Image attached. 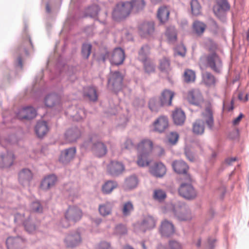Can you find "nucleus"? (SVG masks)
I'll use <instances>...</instances> for the list:
<instances>
[{"label":"nucleus","instance_id":"obj_1","mask_svg":"<svg viewBox=\"0 0 249 249\" xmlns=\"http://www.w3.org/2000/svg\"><path fill=\"white\" fill-rule=\"evenodd\" d=\"M204 120L198 119L194 123L193 132L196 135H202L204 132V122L206 123L208 128L212 130L214 124V120L212 110L210 107H207L202 113Z\"/></svg>","mask_w":249,"mask_h":249},{"label":"nucleus","instance_id":"obj_2","mask_svg":"<svg viewBox=\"0 0 249 249\" xmlns=\"http://www.w3.org/2000/svg\"><path fill=\"white\" fill-rule=\"evenodd\" d=\"M137 148L138 151V165L141 167L148 166L150 163L148 156L153 148L152 142L148 139L143 140L138 144Z\"/></svg>","mask_w":249,"mask_h":249},{"label":"nucleus","instance_id":"obj_3","mask_svg":"<svg viewBox=\"0 0 249 249\" xmlns=\"http://www.w3.org/2000/svg\"><path fill=\"white\" fill-rule=\"evenodd\" d=\"M26 26L25 25L24 32L25 37L23 39L22 43L17 50L18 58L15 62V67L17 70H21L23 67L22 55L24 53L26 55H29L28 50L30 48H33V43L30 36L26 33Z\"/></svg>","mask_w":249,"mask_h":249},{"label":"nucleus","instance_id":"obj_4","mask_svg":"<svg viewBox=\"0 0 249 249\" xmlns=\"http://www.w3.org/2000/svg\"><path fill=\"white\" fill-rule=\"evenodd\" d=\"M81 210L75 206H70L65 213V218L60 221V225L65 228L70 226V223H75L79 221L82 216Z\"/></svg>","mask_w":249,"mask_h":249},{"label":"nucleus","instance_id":"obj_5","mask_svg":"<svg viewBox=\"0 0 249 249\" xmlns=\"http://www.w3.org/2000/svg\"><path fill=\"white\" fill-rule=\"evenodd\" d=\"M172 211L175 217L179 221H188L192 218L191 211L184 202L177 201L173 204Z\"/></svg>","mask_w":249,"mask_h":249},{"label":"nucleus","instance_id":"obj_6","mask_svg":"<svg viewBox=\"0 0 249 249\" xmlns=\"http://www.w3.org/2000/svg\"><path fill=\"white\" fill-rule=\"evenodd\" d=\"M185 179L186 182H182L178 188V193L180 196L187 200H193L197 196V192L191 184L190 176L187 175V178Z\"/></svg>","mask_w":249,"mask_h":249},{"label":"nucleus","instance_id":"obj_7","mask_svg":"<svg viewBox=\"0 0 249 249\" xmlns=\"http://www.w3.org/2000/svg\"><path fill=\"white\" fill-rule=\"evenodd\" d=\"M230 8L231 5L228 0H215L213 12L220 21L225 22L226 21L227 14Z\"/></svg>","mask_w":249,"mask_h":249},{"label":"nucleus","instance_id":"obj_8","mask_svg":"<svg viewBox=\"0 0 249 249\" xmlns=\"http://www.w3.org/2000/svg\"><path fill=\"white\" fill-rule=\"evenodd\" d=\"M206 66L214 72L220 74L223 70V62L221 58L216 53L208 54L206 56Z\"/></svg>","mask_w":249,"mask_h":249},{"label":"nucleus","instance_id":"obj_9","mask_svg":"<svg viewBox=\"0 0 249 249\" xmlns=\"http://www.w3.org/2000/svg\"><path fill=\"white\" fill-rule=\"evenodd\" d=\"M123 76L118 71H111L107 79V88L109 90L117 92L123 88Z\"/></svg>","mask_w":249,"mask_h":249},{"label":"nucleus","instance_id":"obj_10","mask_svg":"<svg viewBox=\"0 0 249 249\" xmlns=\"http://www.w3.org/2000/svg\"><path fill=\"white\" fill-rule=\"evenodd\" d=\"M130 5L128 1L118 3L112 12V18L117 21L125 19L131 12Z\"/></svg>","mask_w":249,"mask_h":249},{"label":"nucleus","instance_id":"obj_11","mask_svg":"<svg viewBox=\"0 0 249 249\" xmlns=\"http://www.w3.org/2000/svg\"><path fill=\"white\" fill-rule=\"evenodd\" d=\"M82 242L80 232L77 231L70 232L64 239V243L68 248H74L79 246Z\"/></svg>","mask_w":249,"mask_h":249},{"label":"nucleus","instance_id":"obj_12","mask_svg":"<svg viewBox=\"0 0 249 249\" xmlns=\"http://www.w3.org/2000/svg\"><path fill=\"white\" fill-rule=\"evenodd\" d=\"M107 172L112 177H118L125 169L124 164L120 161L112 160L107 165Z\"/></svg>","mask_w":249,"mask_h":249},{"label":"nucleus","instance_id":"obj_13","mask_svg":"<svg viewBox=\"0 0 249 249\" xmlns=\"http://www.w3.org/2000/svg\"><path fill=\"white\" fill-rule=\"evenodd\" d=\"M124 59V51L120 47L115 48L111 53L110 62L112 65L119 66L122 64Z\"/></svg>","mask_w":249,"mask_h":249},{"label":"nucleus","instance_id":"obj_14","mask_svg":"<svg viewBox=\"0 0 249 249\" xmlns=\"http://www.w3.org/2000/svg\"><path fill=\"white\" fill-rule=\"evenodd\" d=\"M76 149L75 147H71L64 149L61 152L59 157V161L63 164H68L75 157Z\"/></svg>","mask_w":249,"mask_h":249},{"label":"nucleus","instance_id":"obj_15","mask_svg":"<svg viewBox=\"0 0 249 249\" xmlns=\"http://www.w3.org/2000/svg\"><path fill=\"white\" fill-rule=\"evenodd\" d=\"M44 102L47 107H55L59 111L62 108L60 98L57 94L52 93L47 95L45 98Z\"/></svg>","mask_w":249,"mask_h":249},{"label":"nucleus","instance_id":"obj_16","mask_svg":"<svg viewBox=\"0 0 249 249\" xmlns=\"http://www.w3.org/2000/svg\"><path fill=\"white\" fill-rule=\"evenodd\" d=\"M32 178L33 174L29 169L24 168L18 173L19 182L24 187L29 186Z\"/></svg>","mask_w":249,"mask_h":249},{"label":"nucleus","instance_id":"obj_17","mask_svg":"<svg viewBox=\"0 0 249 249\" xmlns=\"http://www.w3.org/2000/svg\"><path fill=\"white\" fill-rule=\"evenodd\" d=\"M66 114L73 120L79 121L85 117V111L83 108L78 109L75 106H71L67 110Z\"/></svg>","mask_w":249,"mask_h":249},{"label":"nucleus","instance_id":"obj_18","mask_svg":"<svg viewBox=\"0 0 249 249\" xmlns=\"http://www.w3.org/2000/svg\"><path fill=\"white\" fill-rule=\"evenodd\" d=\"M172 167L174 170L178 174H182L185 176V179L187 178V176L189 166L183 160H175L172 162Z\"/></svg>","mask_w":249,"mask_h":249},{"label":"nucleus","instance_id":"obj_19","mask_svg":"<svg viewBox=\"0 0 249 249\" xmlns=\"http://www.w3.org/2000/svg\"><path fill=\"white\" fill-rule=\"evenodd\" d=\"M36 110L32 107H27L22 108L17 115L20 120H32L36 116Z\"/></svg>","mask_w":249,"mask_h":249},{"label":"nucleus","instance_id":"obj_20","mask_svg":"<svg viewBox=\"0 0 249 249\" xmlns=\"http://www.w3.org/2000/svg\"><path fill=\"white\" fill-rule=\"evenodd\" d=\"M160 231L162 236L170 237L175 232L174 226L172 222L164 220L161 223Z\"/></svg>","mask_w":249,"mask_h":249},{"label":"nucleus","instance_id":"obj_21","mask_svg":"<svg viewBox=\"0 0 249 249\" xmlns=\"http://www.w3.org/2000/svg\"><path fill=\"white\" fill-rule=\"evenodd\" d=\"M154 130L159 133L163 132L168 126V120L165 116L159 117L153 123Z\"/></svg>","mask_w":249,"mask_h":249},{"label":"nucleus","instance_id":"obj_22","mask_svg":"<svg viewBox=\"0 0 249 249\" xmlns=\"http://www.w3.org/2000/svg\"><path fill=\"white\" fill-rule=\"evenodd\" d=\"M15 156L11 151H7L6 154L0 156V167L9 168L13 163Z\"/></svg>","mask_w":249,"mask_h":249},{"label":"nucleus","instance_id":"obj_23","mask_svg":"<svg viewBox=\"0 0 249 249\" xmlns=\"http://www.w3.org/2000/svg\"><path fill=\"white\" fill-rule=\"evenodd\" d=\"M166 171L165 165L161 162H156L150 168L151 174L157 178L162 177L165 174Z\"/></svg>","mask_w":249,"mask_h":249},{"label":"nucleus","instance_id":"obj_24","mask_svg":"<svg viewBox=\"0 0 249 249\" xmlns=\"http://www.w3.org/2000/svg\"><path fill=\"white\" fill-rule=\"evenodd\" d=\"M187 99L190 104L199 106L203 101V97L198 90H192L188 92Z\"/></svg>","mask_w":249,"mask_h":249},{"label":"nucleus","instance_id":"obj_25","mask_svg":"<svg viewBox=\"0 0 249 249\" xmlns=\"http://www.w3.org/2000/svg\"><path fill=\"white\" fill-rule=\"evenodd\" d=\"M93 153L98 157H102L107 153V148L105 144L100 141L92 143L91 148Z\"/></svg>","mask_w":249,"mask_h":249},{"label":"nucleus","instance_id":"obj_26","mask_svg":"<svg viewBox=\"0 0 249 249\" xmlns=\"http://www.w3.org/2000/svg\"><path fill=\"white\" fill-rule=\"evenodd\" d=\"M81 136V132L76 127H72L67 130L65 133V138L69 142H75Z\"/></svg>","mask_w":249,"mask_h":249},{"label":"nucleus","instance_id":"obj_27","mask_svg":"<svg viewBox=\"0 0 249 249\" xmlns=\"http://www.w3.org/2000/svg\"><path fill=\"white\" fill-rule=\"evenodd\" d=\"M156 221L154 218L151 215L145 216L141 225V230L145 232L147 230L153 228L155 226Z\"/></svg>","mask_w":249,"mask_h":249},{"label":"nucleus","instance_id":"obj_28","mask_svg":"<svg viewBox=\"0 0 249 249\" xmlns=\"http://www.w3.org/2000/svg\"><path fill=\"white\" fill-rule=\"evenodd\" d=\"M57 180L56 177L53 175H50L45 177L41 181L40 188L44 190L49 189L54 185Z\"/></svg>","mask_w":249,"mask_h":249},{"label":"nucleus","instance_id":"obj_29","mask_svg":"<svg viewBox=\"0 0 249 249\" xmlns=\"http://www.w3.org/2000/svg\"><path fill=\"white\" fill-rule=\"evenodd\" d=\"M174 96V93L173 91L168 89H165L162 92L159 98L162 105L168 106L171 105L172 100Z\"/></svg>","mask_w":249,"mask_h":249},{"label":"nucleus","instance_id":"obj_30","mask_svg":"<svg viewBox=\"0 0 249 249\" xmlns=\"http://www.w3.org/2000/svg\"><path fill=\"white\" fill-rule=\"evenodd\" d=\"M49 128L46 122L39 121L35 127V132L39 138H42L48 131Z\"/></svg>","mask_w":249,"mask_h":249},{"label":"nucleus","instance_id":"obj_31","mask_svg":"<svg viewBox=\"0 0 249 249\" xmlns=\"http://www.w3.org/2000/svg\"><path fill=\"white\" fill-rule=\"evenodd\" d=\"M114 204L112 202L107 201L99 206V212L103 216L110 215L111 213Z\"/></svg>","mask_w":249,"mask_h":249},{"label":"nucleus","instance_id":"obj_32","mask_svg":"<svg viewBox=\"0 0 249 249\" xmlns=\"http://www.w3.org/2000/svg\"><path fill=\"white\" fill-rule=\"evenodd\" d=\"M139 30L142 36H145L146 35H151L154 31V24L152 22H144L140 26Z\"/></svg>","mask_w":249,"mask_h":249},{"label":"nucleus","instance_id":"obj_33","mask_svg":"<svg viewBox=\"0 0 249 249\" xmlns=\"http://www.w3.org/2000/svg\"><path fill=\"white\" fill-rule=\"evenodd\" d=\"M174 122L177 125H182L184 123L186 116L181 109H176L172 114Z\"/></svg>","mask_w":249,"mask_h":249},{"label":"nucleus","instance_id":"obj_34","mask_svg":"<svg viewBox=\"0 0 249 249\" xmlns=\"http://www.w3.org/2000/svg\"><path fill=\"white\" fill-rule=\"evenodd\" d=\"M100 9L97 5H92L86 9L85 14L86 17H89L92 18H95V20H98L101 23H105V21H100L97 16Z\"/></svg>","mask_w":249,"mask_h":249},{"label":"nucleus","instance_id":"obj_35","mask_svg":"<svg viewBox=\"0 0 249 249\" xmlns=\"http://www.w3.org/2000/svg\"><path fill=\"white\" fill-rule=\"evenodd\" d=\"M84 96L91 101H96L98 99L96 89L93 87H87L84 89Z\"/></svg>","mask_w":249,"mask_h":249},{"label":"nucleus","instance_id":"obj_36","mask_svg":"<svg viewBox=\"0 0 249 249\" xmlns=\"http://www.w3.org/2000/svg\"><path fill=\"white\" fill-rule=\"evenodd\" d=\"M162 106H164V105L161 104L160 98L158 97L151 98L149 101L148 107L153 112H158L160 108Z\"/></svg>","mask_w":249,"mask_h":249},{"label":"nucleus","instance_id":"obj_37","mask_svg":"<svg viewBox=\"0 0 249 249\" xmlns=\"http://www.w3.org/2000/svg\"><path fill=\"white\" fill-rule=\"evenodd\" d=\"M118 186L117 181L109 180L107 181L102 186V191L104 194H109Z\"/></svg>","mask_w":249,"mask_h":249},{"label":"nucleus","instance_id":"obj_38","mask_svg":"<svg viewBox=\"0 0 249 249\" xmlns=\"http://www.w3.org/2000/svg\"><path fill=\"white\" fill-rule=\"evenodd\" d=\"M25 230L29 233H33L36 228V224L33 219L32 215H28L27 219L24 222Z\"/></svg>","mask_w":249,"mask_h":249},{"label":"nucleus","instance_id":"obj_39","mask_svg":"<svg viewBox=\"0 0 249 249\" xmlns=\"http://www.w3.org/2000/svg\"><path fill=\"white\" fill-rule=\"evenodd\" d=\"M128 2L130 5L131 11L133 10L136 12L142 10L145 5L144 0H131Z\"/></svg>","mask_w":249,"mask_h":249},{"label":"nucleus","instance_id":"obj_40","mask_svg":"<svg viewBox=\"0 0 249 249\" xmlns=\"http://www.w3.org/2000/svg\"><path fill=\"white\" fill-rule=\"evenodd\" d=\"M206 25L203 22L196 20L193 24V31L198 36L201 35L205 30Z\"/></svg>","mask_w":249,"mask_h":249},{"label":"nucleus","instance_id":"obj_41","mask_svg":"<svg viewBox=\"0 0 249 249\" xmlns=\"http://www.w3.org/2000/svg\"><path fill=\"white\" fill-rule=\"evenodd\" d=\"M170 12L166 7H160L158 11L157 17L161 23H164L169 18Z\"/></svg>","mask_w":249,"mask_h":249},{"label":"nucleus","instance_id":"obj_42","mask_svg":"<svg viewBox=\"0 0 249 249\" xmlns=\"http://www.w3.org/2000/svg\"><path fill=\"white\" fill-rule=\"evenodd\" d=\"M22 239L18 237H9L7 238L6 244L8 249H15L18 246V243Z\"/></svg>","mask_w":249,"mask_h":249},{"label":"nucleus","instance_id":"obj_43","mask_svg":"<svg viewBox=\"0 0 249 249\" xmlns=\"http://www.w3.org/2000/svg\"><path fill=\"white\" fill-rule=\"evenodd\" d=\"M150 53V47L148 45L142 46L139 51L138 59L141 61H145Z\"/></svg>","mask_w":249,"mask_h":249},{"label":"nucleus","instance_id":"obj_44","mask_svg":"<svg viewBox=\"0 0 249 249\" xmlns=\"http://www.w3.org/2000/svg\"><path fill=\"white\" fill-rule=\"evenodd\" d=\"M138 179L136 176L133 175L126 178L125 180L124 185L126 189L131 190L137 186Z\"/></svg>","mask_w":249,"mask_h":249},{"label":"nucleus","instance_id":"obj_45","mask_svg":"<svg viewBox=\"0 0 249 249\" xmlns=\"http://www.w3.org/2000/svg\"><path fill=\"white\" fill-rule=\"evenodd\" d=\"M92 45L89 43H83L81 48V54L85 59H88L90 53Z\"/></svg>","mask_w":249,"mask_h":249},{"label":"nucleus","instance_id":"obj_46","mask_svg":"<svg viewBox=\"0 0 249 249\" xmlns=\"http://www.w3.org/2000/svg\"><path fill=\"white\" fill-rule=\"evenodd\" d=\"M30 208L34 212L42 213L43 211V202L39 200L35 201L31 203Z\"/></svg>","mask_w":249,"mask_h":249},{"label":"nucleus","instance_id":"obj_47","mask_svg":"<svg viewBox=\"0 0 249 249\" xmlns=\"http://www.w3.org/2000/svg\"><path fill=\"white\" fill-rule=\"evenodd\" d=\"M203 80L205 84L209 86L214 85L216 82L214 76L210 72H206L203 75Z\"/></svg>","mask_w":249,"mask_h":249},{"label":"nucleus","instance_id":"obj_48","mask_svg":"<svg viewBox=\"0 0 249 249\" xmlns=\"http://www.w3.org/2000/svg\"><path fill=\"white\" fill-rule=\"evenodd\" d=\"M28 215H30L28 212L23 213H18L14 216V221L18 224H24V222L27 219Z\"/></svg>","mask_w":249,"mask_h":249},{"label":"nucleus","instance_id":"obj_49","mask_svg":"<svg viewBox=\"0 0 249 249\" xmlns=\"http://www.w3.org/2000/svg\"><path fill=\"white\" fill-rule=\"evenodd\" d=\"M133 210L134 207L132 203L130 201H128L124 204L122 213L124 216H127L130 214Z\"/></svg>","mask_w":249,"mask_h":249},{"label":"nucleus","instance_id":"obj_50","mask_svg":"<svg viewBox=\"0 0 249 249\" xmlns=\"http://www.w3.org/2000/svg\"><path fill=\"white\" fill-rule=\"evenodd\" d=\"M166 197L165 192L161 189L155 190L153 193V198L155 200L162 202Z\"/></svg>","mask_w":249,"mask_h":249},{"label":"nucleus","instance_id":"obj_51","mask_svg":"<svg viewBox=\"0 0 249 249\" xmlns=\"http://www.w3.org/2000/svg\"><path fill=\"white\" fill-rule=\"evenodd\" d=\"M159 68L162 71L167 72L169 71L170 70L169 60L166 57L160 59Z\"/></svg>","mask_w":249,"mask_h":249},{"label":"nucleus","instance_id":"obj_52","mask_svg":"<svg viewBox=\"0 0 249 249\" xmlns=\"http://www.w3.org/2000/svg\"><path fill=\"white\" fill-rule=\"evenodd\" d=\"M191 7L192 14L197 16L200 13L201 7L197 0H192L191 2Z\"/></svg>","mask_w":249,"mask_h":249},{"label":"nucleus","instance_id":"obj_53","mask_svg":"<svg viewBox=\"0 0 249 249\" xmlns=\"http://www.w3.org/2000/svg\"><path fill=\"white\" fill-rule=\"evenodd\" d=\"M143 64L144 70L145 72L147 73L154 72L155 70L154 64L148 60L145 61H142Z\"/></svg>","mask_w":249,"mask_h":249},{"label":"nucleus","instance_id":"obj_54","mask_svg":"<svg viewBox=\"0 0 249 249\" xmlns=\"http://www.w3.org/2000/svg\"><path fill=\"white\" fill-rule=\"evenodd\" d=\"M184 79L186 82L194 81L195 79V73L191 70H186L184 73Z\"/></svg>","mask_w":249,"mask_h":249},{"label":"nucleus","instance_id":"obj_55","mask_svg":"<svg viewBox=\"0 0 249 249\" xmlns=\"http://www.w3.org/2000/svg\"><path fill=\"white\" fill-rule=\"evenodd\" d=\"M110 58H111V52L105 50L100 53L98 59L99 61L105 62L107 60L110 61Z\"/></svg>","mask_w":249,"mask_h":249},{"label":"nucleus","instance_id":"obj_56","mask_svg":"<svg viewBox=\"0 0 249 249\" xmlns=\"http://www.w3.org/2000/svg\"><path fill=\"white\" fill-rule=\"evenodd\" d=\"M127 232V229L125 225L122 224L117 225L114 230V233L118 235H122L126 234Z\"/></svg>","mask_w":249,"mask_h":249},{"label":"nucleus","instance_id":"obj_57","mask_svg":"<svg viewBox=\"0 0 249 249\" xmlns=\"http://www.w3.org/2000/svg\"><path fill=\"white\" fill-rule=\"evenodd\" d=\"M186 54V48L183 44L178 45L175 50L174 54L183 57Z\"/></svg>","mask_w":249,"mask_h":249},{"label":"nucleus","instance_id":"obj_58","mask_svg":"<svg viewBox=\"0 0 249 249\" xmlns=\"http://www.w3.org/2000/svg\"><path fill=\"white\" fill-rule=\"evenodd\" d=\"M166 35L170 41L174 42L177 39V34L174 29H167Z\"/></svg>","mask_w":249,"mask_h":249},{"label":"nucleus","instance_id":"obj_59","mask_svg":"<svg viewBox=\"0 0 249 249\" xmlns=\"http://www.w3.org/2000/svg\"><path fill=\"white\" fill-rule=\"evenodd\" d=\"M216 239L214 238L209 237L208 239L207 249H213L216 246Z\"/></svg>","mask_w":249,"mask_h":249},{"label":"nucleus","instance_id":"obj_60","mask_svg":"<svg viewBox=\"0 0 249 249\" xmlns=\"http://www.w3.org/2000/svg\"><path fill=\"white\" fill-rule=\"evenodd\" d=\"M60 58H59L57 64H56V68L59 70L58 74H62L64 70H65L67 68V66L64 63H62L60 61Z\"/></svg>","mask_w":249,"mask_h":249},{"label":"nucleus","instance_id":"obj_61","mask_svg":"<svg viewBox=\"0 0 249 249\" xmlns=\"http://www.w3.org/2000/svg\"><path fill=\"white\" fill-rule=\"evenodd\" d=\"M178 138V135L176 132H171L169 137V142L175 144Z\"/></svg>","mask_w":249,"mask_h":249},{"label":"nucleus","instance_id":"obj_62","mask_svg":"<svg viewBox=\"0 0 249 249\" xmlns=\"http://www.w3.org/2000/svg\"><path fill=\"white\" fill-rule=\"evenodd\" d=\"M169 246L170 249H181L180 244L178 242L174 240L169 241Z\"/></svg>","mask_w":249,"mask_h":249},{"label":"nucleus","instance_id":"obj_63","mask_svg":"<svg viewBox=\"0 0 249 249\" xmlns=\"http://www.w3.org/2000/svg\"><path fill=\"white\" fill-rule=\"evenodd\" d=\"M124 147L127 149H131L135 147V145L131 139H127L124 143Z\"/></svg>","mask_w":249,"mask_h":249},{"label":"nucleus","instance_id":"obj_64","mask_svg":"<svg viewBox=\"0 0 249 249\" xmlns=\"http://www.w3.org/2000/svg\"><path fill=\"white\" fill-rule=\"evenodd\" d=\"M110 244L107 242H102L99 245L98 249H109Z\"/></svg>","mask_w":249,"mask_h":249}]
</instances>
